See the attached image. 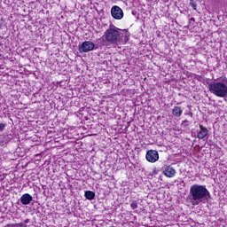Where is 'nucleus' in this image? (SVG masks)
I'll return each instance as SVG.
<instances>
[{
    "mask_svg": "<svg viewBox=\"0 0 227 227\" xmlns=\"http://www.w3.org/2000/svg\"><path fill=\"white\" fill-rule=\"evenodd\" d=\"M111 15L116 20H121L123 19V10L118 5H114L111 9Z\"/></svg>",
    "mask_w": 227,
    "mask_h": 227,
    "instance_id": "obj_5",
    "label": "nucleus"
},
{
    "mask_svg": "<svg viewBox=\"0 0 227 227\" xmlns=\"http://www.w3.org/2000/svg\"><path fill=\"white\" fill-rule=\"evenodd\" d=\"M6 129V123H0V132H4Z\"/></svg>",
    "mask_w": 227,
    "mask_h": 227,
    "instance_id": "obj_14",
    "label": "nucleus"
},
{
    "mask_svg": "<svg viewBox=\"0 0 227 227\" xmlns=\"http://www.w3.org/2000/svg\"><path fill=\"white\" fill-rule=\"evenodd\" d=\"M208 90L210 93H213L215 97L224 98V97H227V81L225 82H213L208 85Z\"/></svg>",
    "mask_w": 227,
    "mask_h": 227,
    "instance_id": "obj_3",
    "label": "nucleus"
},
{
    "mask_svg": "<svg viewBox=\"0 0 227 227\" xmlns=\"http://www.w3.org/2000/svg\"><path fill=\"white\" fill-rule=\"evenodd\" d=\"M145 159L148 162H157L159 160V153L155 150H149L145 154Z\"/></svg>",
    "mask_w": 227,
    "mask_h": 227,
    "instance_id": "obj_6",
    "label": "nucleus"
},
{
    "mask_svg": "<svg viewBox=\"0 0 227 227\" xmlns=\"http://www.w3.org/2000/svg\"><path fill=\"white\" fill-rule=\"evenodd\" d=\"M163 175L167 176L168 178H173L176 175V170L173 168V167L169 165H164L162 167Z\"/></svg>",
    "mask_w": 227,
    "mask_h": 227,
    "instance_id": "obj_7",
    "label": "nucleus"
},
{
    "mask_svg": "<svg viewBox=\"0 0 227 227\" xmlns=\"http://www.w3.org/2000/svg\"><path fill=\"white\" fill-rule=\"evenodd\" d=\"M208 136V129L205 128L203 125H200V130L197 133V137L199 139H205Z\"/></svg>",
    "mask_w": 227,
    "mask_h": 227,
    "instance_id": "obj_8",
    "label": "nucleus"
},
{
    "mask_svg": "<svg viewBox=\"0 0 227 227\" xmlns=\"http://www.w3.org/2000/svg\"><path fill=\"white\" fill-rule=\"evenodd\" d=\"M184 123H189V121L187 120L183 121L182 125H184Z\"/></svg>",
    "mask_w": 227,
    "mask_h": 227,
    "instance_id": "obj_16",
    "label": "nucleus"
},
{
    "mask_svg": "<svg viewBox=\"0 0 227 227\" xmlns=\"http://www.w3.org/2000/svg\"><path fill=\"white\" fill-rule=\"evenodd\" d=\"M130 207H131L132 210H136V208H137V200H132Z\"/></svg>",
    "mask_w": 227,
    "mask_h": 227,
    "instance_id": "obj_13",
    "label": "nucleus"
},
{
    "mask_svg": "<svg viewBox=\"0 0 227 227\" xmlns=\"http://www.w3.org/2000/svg\"><path fill=\"white\" fill-rule=\"evenodd\" d=\"M190 6H192V8H193V10H197L198 4H196V2L194 0H190Z\"/></svg>",
    "mask_w": 227,
    "mask_h": 227,
    "instance_id": "obj_12",
    "label": "nucleus"
},
{
    "mask_svg": "<svg viewBox=\"0 0 227 227\" xmlns=\"http://www.w3.org/2000/svg\"><path fill=\"white\" fill-rule=\"evenodd\" d=\"M85 198L91 201V200H95V192L87 191L85 192Z\"/></svg>",
    "mask_w": 227,
    "mask_h": 227,
    "instance_id": "obj_11",
    "label": "nucleus"
},
{
    "mask_svg": "<svg viewBox=\"0 0 227 227\" xmlns=\"http://www.w3.org/2000/svg\"><path fill=\"white\" fill-rule=\"evenodd\" d=\"M188 115L191 116V118H192V112H190Z\"/></svg>",
    "mask_w": 227,
    "mask_h": 227,
    "instance_id": "obj_17",
    "label": "nucleus"
},
{
    "mask_svg": "<svg viewBox=\"0 0 227 227\" xmlns=\"http://www.w3.org/2000/svg\"><path fill=\"white\" fill-rule=\"evenodd\" d=\"M95 43L91 41H85L82 44L78 46L79 52H90V51H94Z\"/></svg>",
    "mask_w": 227,
    "mask_h": 227,
    "instance_id": "obj_4",
    "label": "nucleus"
},
{
    "mask_svg": "<svg viewBox=\"0 0 227 227\" xmlns=\"http://www.w3.org/2000/svg\"><path fill=\"white\" fill-rule=\"evenodd\" d=\"M33 201V196L29 193H25L20 198V203L22 205H29Z\"/></svg>",
    "mask_w": 227,
    "mask_h": 227,
    "instance_id": "obj_9",
    "label": "nucleus"
},
{
    "mask_svg": "<svg viewBox=\"0 0 227 227\" xmlns=\"http://www.w3.org/2000/svg\"><path fill=\"white\" fill-rule=\"evenodd\" d=\"M184 113V110L181 106H174L172 109V114L176 118H180L182 116V114Z\"/></svg>",
    "mask_w": 227,
    "mask_h": 227,
    "instance_id": "obj_10",
    "label": "nucleus"
},
{
    "mask_svg": "<svg viewBox=\"0 0 227 227\" xmlns=\"http://www.w3.org/2000/svg\"><path fill=\"white\" fill-rule=\"evenodd\" d=\"M130 34L127 30H121L111 24L99 38L101 47H109V45H124L129 42Z\"/></svg>",
    "mask_w": 227,
    "mask_h": 227,
    "instance_id": "obj_1",
    "label": "nucleus"
},
{
    "mask_svg": "<svg viewBox=\"0 0 227 227\" xmlns=\"http://www.w3.org/2000/svg\"><path fill=\"white\" fill-rule=\"evenodd\" d=\"M153 173H154L155 175H157V173H159V170L157 169V168H153Z\"/></svg>",
    "mask_w": 227,
    "mask_h": 227,
    "instance_id": "obj_15",
    "label": "nucleus"
},
{
    "mask_svg": "<svg viewBox=\"0 0 227 227\" xmlns=\"http://www.w3.org/2000/svg\"><path fill=\"white\" fill-rule=\"evenodd\" d=\"M190 20H191V22H194L195 20H194V18H191Z\"/></svg>",
    "mask_w": 227,
    "mask_h": 227,
    "instance_id": "obj_18",
    "label": "nucleus"
},
{
    "mask_svg": "<svg viewBox=\"0 0 227 227\" xmlns=\"http://www.w3.org/2000/svg\"><path fill=\"white\" fill-rule=\"evenodd\" d=\"M188 198L194 207L200 205V203H205L208 201L210 198V192L207 189L206 185L193 184L190 188Z\"/></svg>",
    "mask_w": 227,
    "mask_h": 227,
    "instance_id": "obj_2",
    "label": "nucleus"
}]
</instances>
